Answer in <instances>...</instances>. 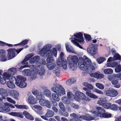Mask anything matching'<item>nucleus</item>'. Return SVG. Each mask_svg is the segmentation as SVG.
<instances>
[{"label":"nucleus","mask_w":121,"mask_h":121,"mask_svg":"<svg viewBox=\"0 0 121 121\" xmlns=\"http://www.w3.org/2000/svg\"><path fill=\"white\" fill-rule=\"evenodd\" d=\"M91 64V61L86 56L83 58L80 57L78 62V66L80 69L84 71L87 70L91 73L93 72L95 70L94 66L90 65Z\"/></svg>","instance_id":"nucleus-1"},{"label":"nucleus","mask_w":121,"mask_h":121,"mask_svg":"<svg viewBox=\"0 0 121 121\" xmlns=\"http://www.w3.org/2000/svg\"><path fill=\"white\" fill-rule=\"evenodd\" d=\"M52 47L51 45L49 44L44 46L42 49L39 51V54L41 56H45L49 57L54 55L56 57L57 54V51L56 48H53L52 50L50 49Z\"/></svg>","instance_id":"nucleus-2"},{"label":"nucleus","mask_w":121,"mask_h":121,"mask_svg":"<svg viewBox=\"0 0 121 121\" xmlns=\"http://www.w3.org/2000/svg\"><path fill=\"white\" fill-rule=\"evenodd\" d=\"M52 91L56 94V95L55 93L52 94V97L54 100L56 101H58L60 99L59 97L61 94H65V92L63 86L61 85L58 84L56 86L52 88Z\"/></svg>","instance_id":"nucleus-3"},{"label":"nucleus","mask_w":121,"mask_h":121,"mask_svg":"<svg viewBox=\"0 0 121 121\" xmlns=\"http://www.w3.org/2000/svg\"><path fill=\"white\" fill-rule=\"evenodd\" d=\"M97 112H94V114L93 116L95 117L99 116L101 117L108 118L112 116L111 114L109 113L104 110V109L101 107H97L96 108Z\"/></svg>","instance_id":"nucleus-4"},{"label":"nucleus","mask_w":121,"mask_h":121,"mask_svg":"<svg viewBox=\"0 0 121 121\" xmlns=\"http://www.w3.org/2000/svg\"><path fill=\"white\" fill-rule=\"evenodd\" d=\"M83 85L86 88L83 87V89L86 91V94L90 98L93 99H95L98 98V97L92 93H91L90 90H92L94 89V87L91 84L88 82H84Z\"/></svg>","instance_id":"nucleus-5"},{"label":"nucleus","mask_w":121,"mask_h":121,"mask_svg":"<svg viewBox=\"0 0 121 121\" xmlns=\"http://www.w3.org/2000/svg\"><path fill=\"white\" fill-rule=\"evenodd\" d=\"M73 35L77 39L74 38V40H72V42L80 48H82V47L77 42H78L79 43H82L83 42L84 39L83 38L82 33L79 32L78 33L74 34Z\"/></svg>","instance_id":"nucleus-6"},{"label":"nucleus","mask_w":121,"mask_h":121,"mask_svg":"<svg viewBox=\"0 0 121 121\" xmlns=\"http://www.w3.org/2000/svg\"><path fill=\"white\" fill-rule=\"evenodd\" d=\"M70 115L72 118H79L81 120L88 121L94 120V117L91 116L89 115L87 116L82 115L79 116V115H78L76 113H73L70 114Z\"/></svg>","instance_id":"nucleus-7"},{"label":"nucleus","mask_w":121,"mask_h":121,"mask_svg":"<svg viewBox=\"0 0 121 121\" xmlns=\"http://www.w3.org/2000/svg\"><path fill=\"white\" fill-rule=\"evenodd\" d=\"M78 60V57L75 55L71 57V61L69 62V66L70 69L74 70L77 68L78 67L77 64Z\"/></svg>","instance_id":"nucleus-8"},{"label":"nucleus","mask_w":121,"mask_h":121,"mask_svg":"<svg viewBox=\"0 0 121 121\" xmlns=\"http://www.w3.org/2000/svg\"><path fill=\"white\" fill-rule=\"evenodd\" d=\"M64 55L63 53L62 52H61L60 54V56L61 59L60 60L59 59L58 61L57 60L56 61V63L58 66L59 67H62L65 70L67 68V62L64 59L62 58Z\"/></svg>","instance_id":"nucleus-9"},{"label":"nucleus","mask_w":121,"mask_h":121,"mask_svg":"<svg viewBox=\"0 0 121 121\" xmlns=\"http://www.w3.org/2000/svg\"><path fill=\"white\" fill-rule=\"evenodd\" d=\"M46 61L47 62V66L49 70H52L55 68L56 66V64L53 59V56L50 58H47Z\"/></svg>","instance_id":"nucleus-10"},{"label":"nucleus","mask_w":121,"mask_h":121,"mask_svg":"<svg viewBox=\"0 0 121 121\" xmlns=\"http://www.w3.org/2000/svg\"><path fill=\"white\" fill-rule=\"evenodd\" d=\"M97 48L95 45L90 44L88 47L87 51L88 52L93 56L94 55L97 53Z\"/></svg>","instance_id":"nucleus-11"},{"label":"nucleus","mask_w":121,"mask_h":121,"mask_svg":"<svg viewBox=\"0 0 121 121\" xmlns=\"http://www.w3.org/2000/svg\"><path fill=\"white\" fill-rule=\"evenodd\" d=\"M75 97L74 99L77 101H79L80 99L84 100L86 99V96L83 93L77 91L75 92Z\"/></svg>","instance_id":"nucleus-12"},{"label":"nucleus","mask_w":121,"mask_h":121,"mask_svg":"<svg viewBox=\"0 0 121 121\" xmlns=\"http://www.w3.org/2000/svg\"><path fill=\"white\" fill-rule=\"evenodd\" d=\"M37 63H39V65H36L37 72L39 75H42L43 74L45 71L44 66L40 62Z\"/></svg>","instance_id":"nucleus-13"},{"label":"nucleus","mask_w":121,"mask_h":121,"mask_svg":"<svg viewBox=\"0 0 121 121\" xmlns=\"http://www.w3.org/2000/svg\"><path fill=\"white\" fill-rule=\"evenodd\" d=\"M8 60H10L15 57L17 55L15 53V49L9 48L8 49Z\"/></svg>","instance_id":"nucleus-14"},{"label":"nucleus","mask_w":121,"mask_h":121,"mask_svg":"<svg viewBox=\"0 0 121 121\" xmlns=\"http://www.w3.org/2000/svg\"><path fill=\"white\" fill-rule=\"evenodd\" d=\"M39 103L41 105L46 106L48 108H50L52 106V104L49 101L43 99L39 100Z\"/></svg>","instance_id":"nucleus-15"},{"label":"nucleus","mask_w":121,"mask_h":121,"mask_svg":"<svg viewBox=\"0 0 121 121\" xmlns=\"http://www.w3.org/2000/svg\"><path fill=\"white\" fill-rule=\"evenodd\" d=\"M106 95L112 97L116 96L118 94V93L116 90H110L109 89L106 91Z\"/></svg>","instance_id":"nucleus-16"},{"label":"nucleus","mask_w":121,"mask_h":121,"mask_svg":"<svg viewBox=\"0 0 121 121\" xmlns=\"http://www.w3.org/2000/svg\"><path fill=\"white\" fill-rule=\"evenodd\" d=\"M91 77L98 79L103 78L104 77V75L101 74L99 72H97L94 73H91L90 74Z\"/></svg>","instance_id":"nucleus-17"},{"label":"nucleus","mask_w":121,"mask_h":121,"mask_svg":"<svg viewBox=\"0 0 121 121\" xmlns=\"http://www.w3.org/2000/svg\"><path fill=\"white\" fill-rule=\"evenodd\" d=\"M8 93L10 95L13 96L15 99L18 100V97L19 94L17 91L13 90H9Z\"/></svg>","instance_id":"nucleus-18"},{"label":"nucleus","mask_w":121,"mask_h":121,"mask_svg":"<svg viewBox=\"0 0 121 121\" xmlns=\"http://www.w3.org/2000/svg\"><path fill=\"white\" fill-rule=\"evenodd\" d=\"M23 72L25 74L26 76H30V80H34L36 78V77L35 74H33V75H31V74L30 73V71L29 69L24 70Z\"/></svg>","instance_id":"nucleus-19"},{"label":"nucleus","mask_w":121,"mask_h":121,"mask_svg":"<svg viewBox=\"0 0 121 121\" xmlns=\"http://www.w3.org/2000/svg\"><path fill=\"white\" fill-rule=\"evenodd\" d=\"M24 78L21 75H18L17 77V80H16L15 83L17 86L19 87H22V85H21V83L22 82V81L23 80Z\"/></svg>","instance_id":"nucleus-20"},{"label":"nucleus","mask_w":121,"mask_h":121,"mask_svg":"<svg viewBox=\"0 0 121 121\" xmlns=\"http://www.w3.org/2000/svg\"><path fill=\"white\" fill-rule=\"evenodd\" d=\"M36 99L32 96L30 95L28 98V103L30 104H35L36 103Z\"/></svg>","instance_id":"nucleus-21"},{"label":"nucleus","mask_w":121,"mask_h":121,"mask_svg":"<svg viewBox=\"0 0 121 121\" xmlns=\"http://www.w3.org/2000/svg\"><path fill=\"white\" fill-rule=\"evenodd\" d=\"M23 114L25 117L28 119L33 120L34 119L32 116L26 111H24L23 112Z\"/></svg>","instance_id":"nucleus-22"},{"label":"nucleus","mask_w":121,"mask_h":121,"mask_svg":"<svg viewBox=\"0 0 121 121\" xmlns=\"http://www.w3.org/2000/svg\"><path fill=\"white\" fill-rule=\"evenodd\" d=\"M0 94L3 96V99H5V97L7 96V90L3 88H0Z\"/></svg>","instance_id":"nucleus-23"},{"label":"nucleus","mask_w":121,"mask_h":121,"mask_svg":"<svg viewBox=\"0 0 121 121\" xmlns=\"http://www.w3.org/2000/svg\"><path fill=\"white\" fill-rule=\"evenodd\" d=\"M0 112H8V103H5L2 106H0Z\"/></svg>","instance_id":"nucleus-24"},{"label":"nucleus","mask_w":121,"mask_h":121,"mask_svg":"<svg viewBox=\"0 0 121 121\" xmlns=\"http://www.w3.org/2000/svg\"><path fill=\"white\" fill-rule=\"evenodd\" d=\"M38 56H35L33 57L30 59L29 60L30 63V64H33L36 62V65H39V63H37L39 62L37 61L38 60Z\"/></svg>","instance_id":"nucleus-25"},{"label":"nucleus","mask_w":121,"mask_h":121,"mask_svg":"<svg viewBox=\"0 0 121 121\" xmlns=\"http://www.w3.org/2000/svg\"><path fill=\"white\" fill-rule=\"evenodd\" d=\"M9 114L11 115L22 118H23L24 117L22 113L19 112H12L9 113Z\"/></svg>","instance_id":"nucleus-26"},{"label":"nucleus","mask_w":121,"mask_h":121,"mask_svg":"<svg viewBox=\"0 0 121 121\" xmlns=\"http://www.w3.org/2000/svg\"><path fill=\"white\" fill-rule=\"evenodd\" d=\"M33 56V54H30L27 55L26 56L24 59L21 62L22 64H25V62H27L26 61L29 60L30 58Z\"/></svg>","instance_id":"nucleus-27"},{"label":"nucleus","mask_w":121,"mask_h":121,"mask_svg":"<svg viewBox=\"0 0 121 121\" xmlns=\"http://www.w3.org/2000/svg\"><path fill=\"white\" fill-rule=\"evenodd\" d=\"M17 72L16 69L12 68L8 70V74L9 75H13L16 73Z\"/></svg>","instance_id":"nucleus-28"},{"label":"nucleus","mask_w":121,"mask_h":121,"mask_svg":"<svg viewBox=\"0 0 121 121\" xmlns=\"http://www.w3.org/2000/svg\"><path fill=\"white\" fill-rule=\"evenodd\" d=\"M54 114V112L52 111L47 110V112L45 114V115L47 117H50L53 116Z\"/></svg>","instance_id":"nucleus-29"},{"label":"nucleus","mask_w":121,"mask_h":121,"mask_svg":"<svg viewBox=\"0 0 121 121\" xmlns=\"http://www.w3.org/2000/svg\"><path fill=\"white\" fill-rule=\"evenodd\" d=\"M117 76L116 74H112L111 75H108V78L109 80L112 81L114 79H117Z\"/></svg>","instance_id":"nucleus-30"},{"label":"nucleus","mask_w":121,"mask_h":121,"mask_svg":"<svg viewBox=\"0 0 121 121\" xmlns=\"http://www.w3.org/2000/svg\"><path fill=\"white\" fill-rule=\"evenodd\" d=\"M112 84L115 85V86L116 88H119L120 86V84H118V81L117 79H114L111 82Z\"/></svg>","instance_id":"nucleus-31"},{"label":"nucleus","mask_w":121,"mask_h":121,"mask_svg":"<svg viewBox=\"0 0 121 121\" xmlns=\"http://www.w3.org/2000/svg\"><path fill=\"white\" fill-rule=\"evenodd\" d=\"M62 101L64 103L66 104H69L70 103V99L67 96L63 97Z\"/></svg>","instance_id":"nucleus-32"},{"label":"nucleus","mask_w":121,"mask_h":121,"mask_svg":"<svg viewBox=\"0 0 121 121\" xmlns=\"http://www.w3.org/2000/svg\"><path fill=\"white\" fill-rule=\"evenodd\" d=\"M17 108L19 109H27L29 108L28 106L26 105H14Z\"/></svg>","instance_id":"nucleus-33"},{"label":"nucleus","mask_w":121,"mask_h":121,"mask_svg":"<svg viewBox=\"0 0 121 121\" xmlns=\"http://www.w3.org/2000/svg\"><path fill=\"white\" fill-rule=\"evenodd\" d=\"M28 41L27 39H26L22 41L20 43L14 45V46L20 45V46H23L26 44Z\"/></svg>","instance_id":"nucleus-34"},{"label":"nucleus","mask_w":121,"mask_h":121,"mask_svg":"<svg viewBox=\"0 0 121 121\" xmlns=\"http://www.w3.org/2000/svg\"><path fill=\"white\" fill-rule=\"evenodd\" d=\"M8 79L9 80V82H13L14 81L16 82V80H17V79L13 75H9L8 74Z\"/></svg>","instance_id":"nucleus-35"},{"label":"nucleus","mask_w":121,"mask_h":121,"mask_svg":"<svg viewBox=\"0 0 121 121\" xmlns=\"http://www.w3.org/2000/svg\"><path fill=\"white\" fill-rule=\"evenodd\" d=\"M104 73L105 74H112L113 72V70L110 68L105 69L104 70Z\"/></svg>","instance_id":"nucleus-36"},{"label":"nucleus","mask_w":121,"mask_h":121,"mask_svg":"<svg viewBox=\"0 0 121 121\" xmlns=\"http://www.w3.org/2000/svg\"><path fill=\"white\" fill-rule=\"evenodd\" d=\"M76 81L74 80V79L73 78H71L69 79L67 81L66 84L68 85H70L72 84L75 83Z\"/></svg>","instance_id":"nucleus-37"},{"label":"nucleus","mask_w":121,"mask_h":121,"mask_svg":"<svg viewBox=\"0 0 121 121\" xmlns=\"http://www.w3.org/2000/svg\"><path fill=\"white\" fill-rule=\"evenodd\" d=\"M44 94L46 96L49 97H51V94L50 91L48 90H45L43 92Z\"/></svg>","instance_id":"nucleus-38"},{"label":"nucleus","mask_w":121,"mask_h":121,"mask_svg":"<svg viewBox=\"0 0 121 121\" xmlns=\"http://www.w3.org/2000/svg\"><path fill=\"white\" fill-rule=\"evenodd\" d=\"M44 97L43 94L41 92H39L36 95V98L38 100H40L43 99Z\"/></svg>","instance_id":"nucleus-39"},{"label":"nucleus","mask_w":121,"mask_h":121,"mask_svg":"<svg viewBox=\"0 0 121 121\" xmlns=\"http://www.w3.org/2000/svg\"><path fill=\"white\" fill-rule=\"evenodd\" d=\"M67 96L68 98L71 99H73V98L74 99L75 97V96L70 91L67 92Z\"/></svg>","instance_id":"nucleus-40"},{"label":"nucleus","mask_w":121,"mask_h":121,"mask_svg":"<svg viewBox=\"0 0 121 121\" xmlns=\"http://www.w3.org/2000/svg\"><path fill=\"white\" fill-rule=\"evenodd\" d=\"M113 59L114 60H121V56L118 53H116L114 56Z\"/></svg>","instance_id":"nucleus-41"},{"label":"nucleus","mask_w":121,"mask_h":121,"mask_svg":"<svg viewBox=\"0 0 121 121\" xmlns=\"http://www.w3.org/2000/svg\"><path fill=\"white\" fill-rule=\"evenodd\" d=\"M26 80V78L25 77L23 79V80L22 81V83H21V85H22V87H20L21 88H24L26 87L27 86V84L25 82V81Z\"/></svg>","instance_id":"nucleus-42"},{"label":"nucleus","mask_w":121,"mask_h":121,"mask_svg":"<svg viewBox=\"0 0 121 121\" xmlns=\"http://www.w3.org/2000/svg\"><path fill=\"white\" fill-rule=\"evenodd\" d=\"M84 35L86 41H90L91 39V37L90 35L85 34H84Z\"/></svg>","instance_id":"nucleus-43"},{"label":"nucleus","mask_w":121,"mask_h":121,"mask_svg":"<svg viewBox=\"0 0 121 121\" xmlns=\"http://www.w3.org/2000/svg\"><path fill=\"white\" fill-rule=\"evenodd\" d=\"M106 59L105 58L103 57H100L97 59V60L98 63L100 64L105 60Z\"/></svg>","instance_id":"nucleus-44"},{"label":"nucleus","mask_w":121,"mask_h":121,"mask_svg":"<svg viewBox=\"0 0 121 121\" xmlns=\"http://www.w3.org/2000/svg\"><path fill=\"white\" fill-rule=\"evenodd\" d=\"M59 105L60 108L61 110L63 111H64L65 110V107L64 106L62 102H60L59 104Z\"/></svg>","instance_id":"nucleus-45"},{"label":"nucleus","mask_w":121,"mask_h":121,"mask_svg":"<svg viewBox=\"0 0 121 121\" xmlns=\"http://www.w3.org/2000/svg\"><path fill=\"white\" fill-rule=\"evenodd\" d=\"M111 104L110 103H105L103 107L106 109H108L110 108Z\"/></svg>","instance_id":"nucleus-46"},{"label":"nucleus","mask_w":121,"mask_h":121,"mask_svg":"<svg viewBox=\"0 0 121 121\" xmlns=\"http://www.w3.org/2000/svg\"><path fill=\"white\" fill-rule=\"evenodd\" d=\"M115 71L117 73H119L121 71V65H118L116 67Z\"/></svg>","instance_id":"nucleus-47"},{"label":"nucleus","mask_w":121,"mask_h":121,"mask_svg":"<svg viewBox=\"0 0 121 121\" xmlns=\"http://www.w3.org/2000/svg\"><path fill=\"white\" fill-rule=\"evenodd\" d=\"M95 85L97 87L101 89H103L104 88L103 85L99 83H96Z\"/></svg>","instance_id":"nucleus-48"},{"label":"nucleus","mask_w":121,"mask_h":121,"mask_svg":"<svg viewBox=\"0 0 121 121\" xmlns=\"http://www.w3.org/2000/svg\"><path fill=\"white\" fill-rule=\"evenodd\" d=\"M13 82H9L8 81V87L13 89L15 88V86Z\"/></svg>","instance_id":"nucleus-49"},{"label":"nucleus","mask_w":121,"mask_h":121,"mask_svg":"<svg viewBox=\"0 0 121 121\" xmlns=\"http://www.w3.org/2000/svg\"><path fill=\"white\" fill-rule=\"evenodd\" d=\"M60 68L59 67H57L56 68H55V70H54V72L55 73L56 76H58L59 75L60 73Z\"/></svg>","instance_id":"nucleus-50"},{"label":"nucleus","mask_w":121,"mask_h":121,"mask_svg":"<svg viewBox=\"0 0 121 121\" xmlns=\"http://www.w3.org/2000/svg\"><path fill=\"white\" fill-rule=\"evenodd\" d=\"M110 108L111 109L114 111H116L117 109V106L115 104L111 105Z\"/></svg>","instance_id":"nucleus-51"},{"label":"nucleus","mask_w":121,"mask_h":121,"mask_svg":"<svg viewBox=\"0 0 121 121\" xmlns=\"http://www.w3.org/2000/svg\"><path fill=\"white\" fill-rule=\"evenodd\" d=\"M71 106L73 108L75 109H78L79 108V105L77 104L73 103H72L71 104Z\"/></svg>","instance_id":"nucleus-52"},{"label":"nucleus","mask_w":121,"mask_h":121,"mask_svg":"<svg viewBox=\"0 0 121 121\" xmlns=\"http://www.w3.org/2000/svg\"><path fill=\"white\" fill-rule=\"evenodd\" d=\"M33 107L36 109L37 111H40L42 109V108L40 105H35L33 106Z\"/></svg>","instance_id":"nucleus-53"},{"label":"nucleus","mask_w":121,"mask_h":121,"mask_svg":"<svg viewBox=\"0 0 121 121\" xmlns=\"http://www.w3.org/2000/svg\"><path fill=\"white\" fill-rule=\"evenodd\" d=\"M94 92H95L98 94H103V93L101 91L98 90L97 89H95L93 90Z\"/></svg>","instance_id":"nucleus-54"},{"label":"nucleus","mask_w":121,"mask_h":121,"mask_svg":"<svg viewBox=\"0 0 121 121\" xmlns=\"http://www.w3.org/2000/svg\"><path fill=\"white\" fill-rule=\"evenodd\" d=\"M0 59L1 61H6L7 58L5 55L1 56Z\"/></svg>","instance_id":"nucleus-55"},{"label":"nucleus","mask_w":121,"mask_h":121,"mask_svg":"<svg viewBox=\"0 0 121 121\" xmlns=\"http://www.w3.org/2000/svg\"><path fill=\"white\" fill-rule=\"evenodd\" d=\"M25 64L26 65H24L23 66H21L19 68V69L20 70H21L22 69H23V68H24L28 67V62H25V64Z\"/></svg>","instance_id":"nucleus-56"},{"label":"nucleus","mask_w":121,"mask_h":121,"mask_svg":"<svg viewBox=\"0 0 121 121\" xmlns=\"http://www.w3.org/2000/svg\"><path fill=\"white\" fill-rule=\"evenodd\" d=\"M105 103V102L103 100H100L97 101V103L103 106Z\"/></svg>","instance_id":"nucleus-57"},{"label":"nucleus","mask_w":121,"mask_h":121,"mask_svg":"<svg viewBox=\"0 0 121 121\" xmlns=\"http://www.w3.org/2000/svg\"><path fill=\"white\" fill-rule=\"evenodd\" d=\"M5 51L2 49H0V55L1 56L5 55L6 53Z\"/></svg>","instance_id":"nucleus-58"},{"label":"nucleus","mask_w":121,"mask_h":121,"mask_svg":"<svg viewBox=\"0 0 121 121\" xmlns=\"http://www.w3.org/2000/svg\"><path fill=\"white\" fill-rule=\"evenodd\" d=\"M15 106L13 105V104H10L9 103H8V112H9L10 111V109L9 107L12 108H15Z\"/></svg>","instance_id":"nucleus-59"},{"label":"nucleus","mask_w":121,"mask_h":121,"mask_svg":"<svg viewBox=\"0 0 121 121\" xmlns=\"http://www.w3.org/2000/svg\"><path fill=\"white\" fill-rule=\"evenodd\" d=\"M8 102H9L13 104H15L16 103V101L11 98L8 97Z\"/></svg>","instance_id":"nucleus-60"},{"label":"nucleus","mask_w":121,"mask_h":121,"mask_svg":"<svg viewBox=\"0 0 121 121\" xmlns=\"http://www.w3.org/2000/svg\"><path fill=\"white\" fill-rule=\"evenodd\" d=\"M118 65V63L117 61H115L112 63V67H116Z\"/></svg>","instance_id":"nucleus-61"},{"label":"nucleus","mask_w":121,"mask_h":121,"mask_svg":"<svg viewBox=\"0 0 121 121\" xmlns=\"http://www.w3.org/2000/svg\"><path fill=\"white\" fill-rule=\"evenodd\" d=\"M52 109L55 112H58V110L55 106H53Z\"/></svg>","instance_id":"nucleus-62"},{"label":"nucleus","mask_w":121,"mask_h":121,"mask_svg":"<svg viewBox=\"0 0 121 121\" xmlns=\"http://www.w3.org/2000/svg\"><path fill=\"white\" fill-rule=\"evenodd\" d=\"M3 76L4 78L5 79H7L8 78V74L6 72L4 73L3 75Z\"/></svg>","instance_id":"nucleus-63"},{"label":"nucleus","mask_w":121,"mask_h":121,"mask_svg":"<svg viewBox=\"0 0 121 121\" xmlns=\"http://www.w3.org/2000/svg\"><path fill=\"white\" fill-rule=\"evenodd\" d=\"M81 119H79V118H72L70 119L69 121H82Z\"/></svg>","instance_id":"nucleus-64"}]
</instances>
